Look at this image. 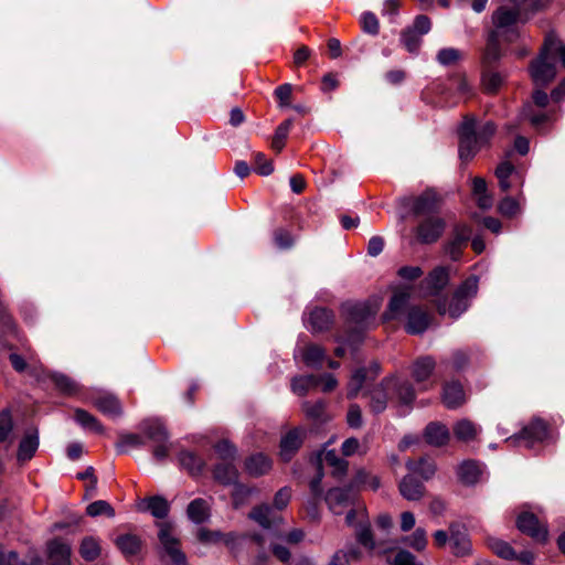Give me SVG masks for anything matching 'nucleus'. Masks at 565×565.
Segmentation results:
<instances>
[{"label":"nucleus","instance_id":"obj_48","mask_svg":"<svg viewBox=\"0 0 565 565\" xmlns=\"http://www.w3.org/2000/svg\"><path fill=\"white\" fill-rule=\"evenodd\" d=\"M367 446L365 443H360L358 438L350 437L345 439L341 445V452L345 457L353 455H365L367 452Z\"/></svg>","mask_w":565,"mask_h":565},{"label":"nucleus","instance_id":"obj_13","mask_svg":"<svg viewBox=\"0 0 565 565\" xmlns=\"http://www.w3.org/2000/svg\"><path fill=\"white\" fill-rule=\"evenodd\" d=\"M431 321L430 315L418 306L407 310L405 329L411 334H420L427 330Z\"/></svg>","mask_w":565,"mask_h":565},{"label":"nucleus","instance_id":"obj_11","mask_svg":"<svg viewBox=\"0 0 565 565\" xmlns=\"http://www.w3.org/2000/svg\"><path fill=\"white\" fill-rule=\"evenodd\" d=\"M354 492L352 488H333L326 495V502L334 514H342L353 503Z\"/></svg>","mask_w":565,"mask_h":565},{"label":"nucleus","instance_id":"obj_9","mask_svg":"<svg viewBox=\"0 0 565 565\" xmlns=\"http://www.w3.org/2000/svg\"><path fill=\"white\" fill-rule=\"evenodd\" d=\"M379 311L377 305L355 303L349 307V319L359 331L364 330L374 320Z\"/></svg>","mask_w":565,"mask_h":565},{"label":"nucleus","instance_id":"obj_17","mask_svg":"<svg viewBox=\"0 0 565 565\" xmlns=\"http://www.w3.org/2000/svg\"><path fill=\"white\" fill-rule=\"evenodd\" d=\"M449 530L452 553L457 556H465L470 554L471 543L467 530L459 524H451Z\"/></svg>","mask_w":565,"mask_h":565},{"label":"nucleus","instance_id":"obj_21","mask_svg":"<svg viewBox=\"0 0 565 565\" xmlns=\"http://www.w3.org/2000/svg\"><path fill=\"white\" fill-rule=\"evenodd\" d=\"M322 463L332 468V475L338 478L343 477L349 468V462L339 457L334 450H324L319 455L317 466L322 467Z\"/></svg>","mask_w":565,"mask_h":565},{"label":"nucleus","instance_id":"obj_45","mask_svg":"<svg viewBox=\"0 0 565 565\" xmlns=\"http://www.w3.org/2000/svg\"><path fill=\"white\" fill-rule=\"evenodd\" d=\"M319 384V377L315 375L297 376L291 381V391L299 395H306L310 390L317 387Z\"/></svg>","mask_w":565,"mask_h":565},{"label":"nucleus","instance_id":"obj_36","mask_svg":"<svg viewBox=\"0 0 565 565\" xmlns=\"http://www.w3.org/2000/svg\"><path fill=\"white\" fill-rule=\"evenodd\" d=\"M452 431L458 440L469 443L477 437L480 428L469 419H461L454 425Z\"/></svg>","mask_w":565,"mask_h":565},{"label":"nucleus","instance_id":"obj_56","mask_svg":"<svg viewBox=\"0 0 565 565\" xmlns=\"http://www.w3.org/2000/svg\"><path fill=\"white\" fill-rule=\"evenodd\" d=\"M86 513L93 518L98 515H107L109 518H113L115 515L113 507L107 501L104 500H97L88 504Z\"/></svg>","mask_w":565,"mask_h":565},{"label":"nucleus","instance_id":"obj_59","mask_svg":"<svg viewBox=\"0 0 565 565\" xmlns=\"http://www.w3.org/2000/svg\"><path fill=\"white\" fill-rule=\"evenodd\" d=\"M462 54L459 50L454 47L441 49L437 53V61L445 66L452 65L461 58Z\"/></svg>","mask_w":565,"mask_h":565},{"label":"nucleus","instance_id":"obj_55","mask_svg":"<svg viewBox=\"0 0 565 565\" xmlns=\"http://www.w3.org/2000/svg\"><path fill=\"white\" fill-rule=\"evenodd\" d=\"M401 42L409 53H417L422 39L414 30L406 29L401 34Z\"/></svg>","mask_w":565,"mask_h":565},{"label":"nucleus","instance_id":"obj_22","mask_svg":"<svg viewBox=\"0 0 565 565\" xmlns=\"http://www.w3.org/2000/svg\"><path fill=\"white\" fill-rule=\"evenodd\" d=\"M370 397V408L373 413L379 414L385 411L387 401L393 398L391 386L385 384V379L372 390Z\"/></svg>","mask_w":565,"mask_h":565},{"label":"nucleus","instance_id":"obj_47","mask_svg":"<svg viewBox=\"0 0 565 565\" xmlns=\"http://www.w3.org/2000/svg\"><path fill=\"white\" fill-rule=\"evenodd\" d=\"M291 127L292 120L286 119L276 128V131L271 140V148L277 152H280L285 147V140L287 139Z\"/></svg>","mask_w":565,"mask_h":565},{"label":"nucleus","instance_id":"obj_1","mask_svg":"<svg viewBox=\"0 0 565 565\" xmlns=\"http://www.w3.org/2000/svg\"><path fill=\"white\" fill-rule=\"evenodd\" d=\"M495 130L497 127L492 121L478 122L475 116H465L458 128L460 160L470 161L483 147L489 145Z\"/></svg>","mask_w":565,"mask_h":565},{"label":"nucleus","instance_id":"obj_2","mask_svg":"<svg viewBox=\"0 0 565 565\" xmlns=\"http://www.w3.org/2000/svg\"><path fill=\"white\" fill-rule=\"evenodd\" d=\"M557 58L565 67V44L554 33H548L539 56L532 61L529 67L535 86H545L555 78Z\"/></svg>","mask_w":565,"mask_h":565},{"label":"nucleus","instance_id":"obj_53","mask_svg":"<svg viewBox=\"0 0 565 565\" xmlns=\"http://www.w3.org/2000/svg\"><path fill=\"white\" fill-rule=\"evenodd\" d=\"M404 543L417 552L424 551L428 543L426 531L422 527H417L412 535L404 539Z\"/></svg>","mask_w":565,"mask_h":565},{"label":"nucleus","instance_id":"obj_42","mask_svg":"<svg viewBox=\"0 0 565 565\" xmlns=\"http://www.w3.org/2000/svg\"><path fill=\"white\" fill-rule=\"evenodd\" d=\"M116 545L126 556L136 555L141 548V541L134 534H122L116 539Z\"/></svg>","mask_w":565,"mask_h":565},{"label":"nucleus","instance_id":"obj_31","mask_svg":"<svg viewBox=\"0 0 565 565\" xmlns=\"http://www.w3.org/2000/svg\"><path fill=\"white\" fill-rule=\"evenodd\" d=\"M518 18V10L500 7L492 14V23L498 30H509L516 23Z\"/></svg>","mask_w":565,"mask_h":565},{"label":"nucleus","instance_id":"obj_62","mask_svg":"<svg viewBox=\"0 0 565 565\" xmlns=\"http://www.w3.org/2000/svg\"><path fill=\"white\" fill-rule=\"evenodd\" d=\"M361 25L363 31L371 35H376L379 33V20L372 12H364L361 15Z\"/></svg>","mask_w":565,"mask_h":565},{"label":"nucleus","instance_id":"obj_12","mask_svg":"<svg viewBox=\"0 0 565 565\" xmlns=\"http://www.w3.org/2000/svg\"><path fill=\"white\" fill-rule=\"evenodd\" d=\"M471 228L465 224H458L454 227L452 237L446 244V253L452 260H458L463 246L468 243L471 236Z\"/></svg>","mask_w":565,"mask_h":565},{"label":"nucleus","instance_id":"obj_49","mask_svg":"<svg viewBox=\"0 0 565 565\" xmlns=\"http://www.w3.org/2000/svg\"><path fill=\"white\" fill-rule=\"evenodd\" d=\"M302 411L305 412L306 416L309 419L312 420H324L326 416V404L323 401H317L315 403L311 402H303L302 403Z\"/></svg>","mask_w":565,"mask_h":565},{"label":"nucleus","instance_id":"obj_14","mask_svg":"<svg viewBox=\"0 0 565 565\" xmlns=\"http://www.w3.org/2000/svg\"><path fill=\"white\" fill-rule=\"evenodd\" d=\"M92 403L106 416L118 417L122 414V407L119 399L111 393H98L97 395L92 396Z\"/></svg>","mask_w":565,"mask_h":565},{"label":"nucleus","instance_id":"obj_60","mask_svg":"<svg viewBox=\"0 0 565 565\" xmlns=\"http://www.w3.org/2000/svg\"><path fill=\"white\" fill-rule=\"evenodd\" d=\"M499 211L504 216L513 217L521 211L520 203L515 199L507 196L500 202Z\"/></svg>","mask_w":565,"mask_h":565},{"label":"nucleus","instance_id":"obj_34","mask_svg":"<svg viewBox=\"0 0 565 565\" xmlns=\"http://www.w3.org/2000/svg\"><path fill=\"white\" fill-rule=\"evenodd\" d=\"M141 504L145 505L143 510L157 519H164L170 512V503L161 495L146 498Z\"/></svg>","mask_w":565,"mask_h":565},{"label":"nucleus","instance_id":"obj_24","mask_svg":"<svg viewBox=\"0 0 565 565\" xmlns=\"http://www.w3.org/2000/svg\"><path fill=\"white\" fill-rule=\"evenodd\" d=\"M333 322V313L326 308L313 309L308 319V328L312 332H322L328 330Z\"/></svg>","mask_w":565,"mask_h":565},{"label":"nucleus","instance_id":"obj_41","mask_svg":"<svg viewBox=\"0 0 565 565\" xmlns=\"http://www.w3.org/2000/svg\"><path fill=\"white\" fill-rule=\"evenodd\" d=\"M143 433L154 444L167 441L169 434L164 425L159 420H149L143 423Z\"/></svg>","mask_w":565,"mask_h":565},{"label":"nucleus","instance_id":"obj_15","mask_svg":"<svg viewBox=\"0 0 565 565\" xmlns=\"http://www.w3.org/2000/svg\"><path fill=\"white\" fill-rule=\"evenodd\" d=\"M72 548L66 542L54 539L47 543L50 565H71Z\"/></svg>","mask_w":565,"mask_h":565},{"label":"nucleus","instance_id":"obj_64","mask_svg":"<svg viewBox=\"0 0 565 565\" xmlns=\"http://www.w3.org/2000/svg\"><path fill=\"white\" fill-rule=\"evenodd\" d=\"M347 423L351 428H361L363 424L362 411L358 404H351L347 414Z\"/></svg>","mask_w":565,"mask_h":565},{"label":"nucleus","instance_id":"obj_20","mask_svg":"<svg viewBox=\"0 0 565 565\" xmlns=\"http://www.w3.org/2000/svg\"><path fill=\"white\" fill-rule=\"evenodd\" d=\"M302 444V430L295 428L288 431L280 441V457L289 461Z\"/></svg>","mask_w":565,"mask_h":565},{"label":"nucleus","instance_id":"obj_50","mask_svg":"<svg viewBox=\"0 0 565 565\" xmlns=\"http://www.w3.org/2000/svg\"><path fill=\"white\" fill-rule=\"evenodd\" d=\"M233 486L232 501L234 508L238 509L247 503L249 497L254 492V489L238 482Z\"/></svg>","mask_w":565,"mask_h":565},{"label":"nucleus","instance_id":"obj_37","mask_svg":"<svg viewBox=\"0 0 565 565\" xmlns=\"http://www.w3.org/2000/svg\"><path fill=\"white\" fill-rule=\"evenodd\" d=\"M487 546L500 558L505 561H514L516 557V552L511 546L510 543L498 539V537H488Z\"/></svg>","mask_w":565,"mask_h":565},{"label":"nucleus","instance_id":"obj_51","mask_svg":"<svg viewBox=\"0 0 565 565\" xmlns=\"http://www.w3.org/2000/svg\"><path fill=\"white\" fill-rule=\"evenodd\" d=\"M514 172V166L508 161L501 162L495 169V177L499 180V185L502 191H508L511 188L509 178Z\"/></svg>","mask_w":565,"mask_h":565},{"label":"nucleus","instance_id":"obj_44","mask_svg":"<svg viewBox=\"0 0 565 565\" xmlns=\"http://www.w3.org/2000/svg\"><path fill=\"white\" fill-rule=\"evenodd\" d=\"M51 380L55 387L65 395H76L79 392V385L65 374L53 373Z\"/></svg>","mask_w":565,"mask_h":565},{"label":"nucleus","instance_id":"obj_23","mask_svg":"<svg viewBox=\"0 0 565 565\" xmlns=\"http://www.w3.org/2000/svg\"><path fill=\"white\" fill-rule=\"evenodd\" d=\"M466 401L462 385L459 382L446 383L443 391V402L448 408H457Z\"/></svg>","mask_w":565,"mask_h":565},{"label":"nucleus","instance_id":"obj_32","mask_svg":"<svg viewBox=\"0 0 565 565\" xmlns=\"http://www.w3.org/2000/svg\"><path fill=\"white\" fill-rule=\"evenodd\" d=\"M186 514L193 523L201 524L210 518V504L204 499H195L189 503Z\"/></svg>","mask_w":565,"mask_h":565},{"label":"nucleus","instance_id":"obj_39","mask_svg":"<svg viewBox=\"0 0 565 565\" xmlns=\"http://www.w3.org/2000/svg\"><path fill=\"white\" fill-rule=\"evenodd\" d=\"M179 461L193 476L200 475L205 468V461L192 451H181Z\"/></svg>","mask_w":565,"mask_h":565},{"label":"nucleus","instance_id":"obj_40","mask_svg":"<svg viewBox=\"0 0 565 565\" xmlns=\"http://www.w3.org/2000/svg\"><path fill=\"white\" fill-rule=\"evenodd\" d=\"M76 423L84 429L92 430L97 434L104 433V426L102 423L90 413L85 409L76 408L74 413Z\"/></svg>","mask_w":565,"mask_h":565},{"label":"nucleus","instance_id":"obj_6","mask_svg":"<svg viewBox=\"0 0 565 565\" xmlns=\"http://www.w3.org/2000/svg\"><path fill=\"white\" fill-rule=\"evenodd\" d=\"M436 361L430 355L420 356L413 362L411 375L419 391H428L436 385L433 379Z\"/></svg>","mask_w":565,"mask_h":565},{"label":"nucleus","instance_id":"obj_7","mask_svg":"<svg viewBox=\"0 0 565 565\" xmlns=\"http://www.w3.org/2000/svg\"><path fill=\"white\" fill-rule=\"evenodd\" d=\"M548 437V426L541 418H533L519 435L511 436L508 443L521 444L532 447L535 443H542Z\"/></svg>","mask_w":565,"mask_h":565},{"label":"nucleus","instance_id":"obj_4","mask_svg":"<svg viewBox=\"0 0 565 565\" xmlns=\"http://www.w3.org/2000/svg\"><path fill=\"white\" fill-rule=\"evenodd\" d=\"M478 278L471 276L467 278L455 291L449 306L446 301L437 302V310L439 315L448 313L452 318H458L469 307V300L477 295Z\"/></svg>","mask_w":565,"mask_h":565},{"label":"nucleus","instance_id":"obj_3","mask_svg":"<svg viewBox=\"0 0 565 565\" xmlns=\"http://www.w3.org/2000/svg\"><path fill=\"white\" fill-rule=\"evenodd\" d=\"M159 556L162 564L188 565L184 553L181 551L174 525L171 522L158 524Z\"/></svg>","mask_w":565,"mask_h":565},{"label":"nucleus","instance_id":"obj_35","mask_svg":"<svg viewBox=\"0 0 565 565\" xmlns=\"http://www.w3.org/2000/svg\"><path fill=\"white\" fill-rule=\"evenodd\" d=\"M481 472L480 466L472 460L463 461L458 467L459 480L467 486L477 483L481 477Z\"/></svg>","mask_w":565,"mask_h":565},{"label":"nucleus","instance_id":"obj_57","mask_svg":"<svg viewBox=\"0 0 565 565\" xmlns=\"http://www.w3.org/2000/svg\"><path fill=\"white\" fill-rule=\"evenodd\" d=\"M354 483L356 486L369 488L373 491H376L381 486L379 477L371 475L365 470H360L356 472L354 477Z\"/></svg>","mask_w":565,"mask_h":565},{"label":"nucleus","instance_id":"obj_27","mask_svg":"<svg viewBox=\"0 0 565 565\" xmlns=\"http://www.w3.org/2000/svg\"><path fill=\"white\" fill-rule=\"evenodd\" d=\"M425 487L413 475L405 476L399 482V492L406 500L416 501L424 495Z\"/></svg>","mask_w":565,"mask_h":565},{"label":"nucleus","instance_id":"obj_52","mask_svg":"<svg viewBox=\"0 0 565 565\" xmlns=\"http://www.w3.org/2000/svg\"><path fill=\"white\" fill-rule=\"evenodd\" d=\"M494 38L495 33L492 34L484 50L482 58L483 67H491V65L500 58V47Z\"/></svg>","mask_w":565,"mask_h":565},{"label":"nucleus","instance_id":"obj_58","mask_svg":"<svg viewBox=\"0 0 565 565\" xmlns=\"http://www.w3.org/2000/svg\"><path fill=\"white\" fill-rule=\"evenodd\" d=\"M366 374L364 369L356 370L349 384H348V397L353 398L358 395L359 391L361 390L364 381H365Z\"/></svg>","mask_w":565,"mask_h":565},{"label":"nucleus","instance_id":"obj_26","mask_svg":"<svg viewBox=\"0 0 565 565\" xmlns=\"http://www.w3.org/2000/svg\"><path fill=\"white\" fill-rule=\"evenodd\" d=\"M271 469V460L264 454H255L245 460V470L252 477H260Z\"/></svg>","mask_w":565,"mask_h":565},{"label":"nucleus","instance_id":"obj_61","mask_svg":"<svg viewBox=\"0 0 565 565\" xmlns=\"http://www.w3.org/2000/svg\"><path fill=\"white\" fill-rule=\"evenodd\" d=\"M524 119H527L531 125L539 129L550 117L545 113L535 114L530 105L525 106L522 111Z\"/></svg>","mask_w":565,"mask_h":565},{"label":"nucleus","instance_id":"obj_25","mask_svg":"<svg viewBox=\"0 0 565 565\" xmlns=\"http://www.w3.org/2000/svg\"><path fill=\"white\" fill-rule=\"evenodd\" d=\"M411 299V294L408 291H397L395 292L387 306V310L384 313L385 320H391L397 318L399 315L405 312L408 308Z\"/></svg>","mask_w":565,"mask_h":565},{"label":"nucleus","instance_id":"obj_54","mask_svg":"<svg viewBox=\"0 0 565 565\" xmlns=\"http://www.w3.org/2000/svg\"><path fill=\"white\" fill-rule=\"evenodd\" d=\"M217 457L224 462L234 461L237 455V450L233 444L228 440L223 439L214 446Z\"/></svg>","mask_w":565,"mask_h":565},{"label":"nucleus","instance_id":"obj_30","mask_svg":"<svg viewBox=\"0 0 565 565\" xmlns=\"http://www.w3.org/2000/svg\"><path fill=\"white\" fill-rule=\"evenodd\" d=\"M233 462H222L213 469L214 479L223 486L235 484L238 480V471Z\"/></svg>","mask_w":565,"mask_h":565},{"label":"nucleus","instance_id":"obj_33","mask_svg":"<svg viewBox=\"0 0 565 565\" xmlns=\"http://www.w3.org/2000/svg\"><path fill=\"white\" fill-rule=\"evenodd\" d=\"M39 447L38 431L26 434L19 444L18 460L21 462L30 460Z\"/></svg>","mask_w":565,"mask_h":565},{"label":"nucleus","instance_id":"obj_5","mask_svg":"<svg viewBox=\"0 0 565 565\" xmlns=\"http://www.w3.org/2000/svg\"><path fill=\"white\" fill-rule=\"evenodd\" d=\"M446 230V222L438 215L424 216L413 230L416 243L430 245L436 243Z\"/></svg>","mask_w":565,"mask_h":565},{"label":"nucleus","instance_id":"obj_38","mask_svg":"<svg viewBox=\"0 0 565 565\" xmlns=\"http://www.w3.org/2000/svg\"><path fill=\"white\" fill-rule=\"evenodd\" d=\"M406 468L408 469L411 475H418L422 477L423 480H429L436 472L435 462L427 458H422L417 462L408 460L406 462Z\"/></svg>","mask_w":565,"mask_h":565},{"label":"nucleus","instance_id":"obj_29","mask_svg":"<svg viewBox=\"0 0 565 565\" xmlns=\"http://www.w3.org/2000/svg\"><path fill=\"white\" fill-rule=\"evenodd\" d=\"M448 281V268L443 266L433 269L424 280V282L427 285V288L430 289L431 295H437L447 286Z\"/></svg>","mask_w":565,"mask_h":565},{"label":"nucleus","instance_id":"obj_19","mask_svg":"<svg viewBox=\"0 0 565 565\" xmlns=\"http://www.w3.org/2000/svg\"><path fill=\"white\" fill-rule=\"evenodd\" d=\"M438 210V198L433 191H425L414 200L412 211L415 215H435Z\"/></svg>","mask_w":565,"mask_h":565},{"label":"nucleus","instance_id":"obj_18","mask_svg":"<svg viewBox=\"0 0 565 565\" xmlns=\"http://www.w3.org/2000/svg\"><path fill=\"white\" fill-rule=\"evenodd\" d=\"M302 362L313 369H320L326 361V350L316 343H306L298 349Z\"/></svg>","mask_w":565,"mask_h":565},{"label":"nucleus","instance_id":"obj_63","mask_svg":"<svg viewBox=\"0 0 565 565\" xmlns=\"http://www.w3.org/2000/svg\"><path fill=\"white\" fill-rule=\"evenodd\" d=\"M142 445L143 441L138 435L129 434L121 436L116 447L118 452H126L129 448L140 447Z\"/></svg>","mask_w":565,"mask_h":565},{"label":"nucleus","instance_id":"obj_43","mask_svg":"<svg viewBox=\"0 0 565 565\" xmlns=\"http://www.w3.org/2000/svg\"><path fill=\"white\" fill-rule=\"evenodd\" d=\"M481 83L484 92L489 94L497 93L504 82V76L490 67H483Z\"/></svg>","mask_w":565,"mask_h":565},{"label":"nucleus","instance_id":"obj_10","mask_svg":"<svg viewBox=\"0 0 565 565\" xmlns=\"http://www.w3.org/2000/svg\"><path fill=\"white\" fill-rule=\"evenodd\" d=\"M385 384L391 386L392 396L397 399L399 406H411L416 398L413 385L395 376L385 377Z\"/></svg>","mask_w":565,"mask_h":565},{"label":"nucleus","instance_id":"obj_46","mask_svg":"<svg viewBox=\"0 0 565 565\" xmlns=\"http://www.w3.org/2000/svg\"><path fill=\"white\" fill-rule=\"evenodd\" d=\"M100 543L93 536L83 539L79 546V554L86 561H94L100 555Z\"/></svg>","mask_w":565,"mask_h":565},{"label":"nucleus","instance_id":"obj_28","mask_svg":"<svg viewBox=\"0 0 565 565\" xmlns=\"http://www.w3.org/2000/svg\"><path fill=\"white\" fill-rule=\"evenodd\" d=\"M425 440L433 446L440 447L448 443L449 430L440 423H430L425 428Z\"/></svg>","mask_w":565,"mask_h":565},{"label":"nucleus","instance_id":"obj_16","mask_svg":"<svg viewBox=\"0 0 565 565\" xmlns=\"http://www.w3.org/2000/svg\"><path fill=\"white\" fill-rule=\"evenodd\" d=\"M249 518L257 522L264 529H273L278 526L282 522L281 515H279L268 504H262L255 507L250 513Z\"/></svg>","mask_w":565,"mask_h":565},{"label":"nucleus","instance_id":"obj_8","mask_svg":"<svg viewBox=\"0 0 565 565\" xmlns=\"http://www.w3.org/2000/svg\"><path fill=\"white\" fill-rule=\"evenodd\" d=\"M516 526L522 533L537 542L544 543L547 541V527L540 524L539 519L533 513H521L516 519Z\"/></svg>","mask_w":565,"mask_h":565}]
</instances>
